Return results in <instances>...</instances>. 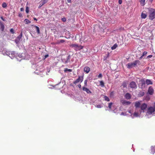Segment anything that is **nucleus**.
<instances>
[{
	"mask_svg": "<svg viewBox=\"0 0 155 155\" xmlns=\"http://www.w3.org/2000/svg\"><path fill=\"white\" fill-rule=\"evenodd\" d=\"M134 116L135 117H138L139 116V113L137 112H135L134 114Z\"/></svg>",
	"mask_w": 155,
	"mask_h": 155,
	"instance_id": "nucleus-32",
	"label": "nucleus"
},
{
	"mask_svg": "<svg viewBox=\"0 0 155 155\" xmlns=\"http://www.w3.org/2000/svg\"><path fill=\"white\" fill-rule=\"evenodd\" d=\"M90 39V38L89 36L86 35L85 36L84 39L83 40H84V41H89Z\"/></svg>",
	"mask_w": 155,
	"mask_h": 155,
	"instance_id": "nucleus-17",
	"label": "nucleus"
},
{
	"mask_svg": "<svg viewBox=\"0 0 155 155\" xmlns=\"http://www.w3.org/2000/svg\"><path fill=\"white\" fill-rule=\"evenodd\" d=\"M25 11H26V13H28L29 9H28V7H26Z\"/></svg>",
	"mask_w": 155,
	"mask_h": 155,
	"instance_id": "nucleus-35",
	"label": "nucleus"
},
{
	"mask_svg": "<svg viewBox=\"0 0 155 155\" xmlns=\"http://www.w3.org/2000/svg\"><path fill=\"white\" fill-rule=\"evenodd\" d=\"M100 85L102 87H103L104 86V83L102 81H100Z\"/></svg>",
	"mask_w": 155,
	"mask_h": 155,
	"instance_id": "nucleus-26",
	"label": "nucleus"
},
{
	"mask_svg": "<svg viewBox=\"0 0 155 155\" xmlns=\"http://www.w3.org/2000/svg\"><path fill=\"white\" fill-rule=\"evenodd\" d=\"M9 54L10 55V54ZM10 55L12 56L13 57H14V56H15V54L14 53H11V54H10Z\"/></svg>",
	"mask_w": 155,
	"mask_h": 155,
	"instance_id": "nucleus-48",
	"label": "nucleus"
},
{
	"mask_svg": "<svg viewBox=\"0 0 155 155\" xmlns=\"http://www.w3.org/2000/svg\"><path fill=\"white\" fill-rule=\"evenodd\" d=\"M152 57V55H148L147 57V58H151Z\"/></svg>",
	"mask_w": 155,
	"mask_h": 155,
	"instance_id": "nucleus-45",
	"label": "nucleus"
},
{
	"mask_svg": "<svg viewBox=\"0 0 155 155\" xmlns=\"http://www.w3.org/2000/svg\"><path fill=\"white\" fill-rule=\"evenodd\" d=\"M71 0H67V2L68 3H71Z\"/></svg>",
	"mask_w": 155,
	"mask_h": 155,
	"instance_id": "nucleus-51",
	"label": "nucleus"
},
{
	"mask_svg": "<svg viewBox=\"0 0 155 155\" xmlns=\"http://www.w3.org/2000/svg\"><path fill=\"white\" fill-rule=\"evenodd\" d=\"M33 19L34 20H35L36 21H37V19L35 18H34Z\"/></svg>",
	"mask_w": 155,
	"mask_h": 155,
	"instance_id": "nucleus-53",
	"label": "nucleus"
},
{
	"mask_svg": "<svg viewBox=\"0 0 155 155\" xmlns=\"http://www.w3.org/2000/svg\"><path fill=\"white\" fill-rule=\"evenodd\" d=\"M10 32L12 34H14V30L13 28H11L10 30Z\"/></svg>",
	"mask_w": 155,
	"mask_h": 155,
	"instance_id": "nucleus-38",
	"label": "nucleus"
},
{
	"mask_svg": "<svg viewBox=\"0 0 155 155\" xmlns=\"http://www.w3.org/2000/svg\"><path fill=\"white\" fill-rule=\"evenodd\" d=\"M140 61L138 60H136L133 62H130L128 63L126 66L129 69L132 68L133 67H135L137 64H139Z\"/></svg>",
	"mask_w": 155,
	"mask_h": 155,
	"instance_id": "nucleus-2",
	"label": "nucleus"
},
{
	"mask_svg": "<svg viewBox=\"0 0 155 155\" xmlns=\"http://www.w3.org/2000/svg\"><path fill=\"white\" fill-rule=\"evenodd\" d=\"M117 44H115L112 47H111V49L112 50H114L117 47Z\"/></svg>",
	"mask_w": 155,
	"mask_h": 155,
	"instance_id": "nucleus-27",
	"label": "nucleus"
},
{
	"mask_svg": "<svg viewBox=\"0 0 155 155\" xmlns=\"http://www.w3.org/2000/svg\"><path fill=\"white\" fill-rule=\"evenodd\" d=\"M87 80H85L84 81V87H86L87 85Z\"/></svg>",
	"mask_w": 155,
	"mask_h": 155,
	"instance_id": "nucleus-34",
	"label": "nucleus"
},
{
	"mask_svg": "<svg viewBox=\"0 0 155 155\" xmlns=\"http://www.w3.org/2000/svg\"><path fill=\"white\" fill-rule=\"evenodd\" d=\"M105 59H106V58H104V60H105Z\"/></svg>",
	"mask_w": 155,
	"mask_h": 155,
	"instance_id": "nucleus-57",
	"label": "nucleus"
},
{
	"mask_svg": "<svg viewBox=\"0 0 155 155\" xmlns=\"http://www.w3.org/2000/svg\"><path fill=\"white\" fill-rule=\"evenodd\" d=\"M119 4H121L122 3V0H119Z\"/></svg>",
	"mask_w": 155,
	"mask_h": 155,
	"instance_id": "nucleus-43",
	"label": "nucleus"
},
{
	"mask_svg": "<svg viewBox=\"0 0 155 155\" xmlns=\"http://www.w3.org/2000/svg\"><path fill=\"white\" fill-rule=\"evenodd\" d=\"M127 81H124L122 84V86L123 87V88H124L125 87H127Z\"/></svg>",
	"mask_w": 155,
	"mask_h": 155,
	"instance_id": "nucleus-16",
	"label": "nucleus"
},
{
	"mask_svg": "<svg viewBox=\"0 0 155 155\" xmlns=\"http://www.w3.org/2000/svg\"><path fill=\"white\" fill-rule=\"evenodd\" d=\"M121 102L123 105H129L131 104L130 102L125 100H122Z\"/></svg>",
	"mask_w": 155,
	"mask_h": 155,
	"instance_id": "nucleus-12",
	"label": "nucleus"
},
{
	"mask_svg": "<svg viewBox=\"0 0 155 155\" xmlns=\"http://www.w3.org/2000/svg\"><path fill=\"white\" fill-rule=\"evenodd\" d=\"M147 107V105L144 103L142 104L140 106V108L141 110H143V111L144 112V110H145Z\"/></svg>",
	"mask_w": 155,
	"mask_h": 155,
	"instance_id": "nucleus-7",
	"label": "nucleus"
},
{
	"mask_svg": "<svg viewBox=\"0 0 155 155\" xmlns=\"http://www.w3.org/2000/svg\"><path fill=\"white\" fill-rule=\"evenodd\" d=\"M48 0H42L41 2L42 4V5H44L45 3H46L48 2Z\"/></svg>",
	"mask_w": 155,
	"mask_h": 155,
	"instance_id": "nucleus-28",
	"label": "nucleus"
},
{
	"mask_svg": "<svg viewBox=\"0 0 155 155\" xmlns=\"http://www.w3.org/2000/svg\"><path fill=\"white\" fill-rule=\"evenodd\" d=\"M125 98L127 100H129L131 98V95L129 93H127L124 95Z\"/></svg>",
	"mask_w": 155,
	"mask_h": 155,
	"instance_id": "nucleus-11",
	"label": "nucleus"
},
{
	"mask_svg": "<svg viewBox=\"0 0 155 155\" xmlns=\"http://www.w3.org/2000/svg\"><path fill=\"white\" fill-rule=\"evenodd\" d=\"M22 36V33L21 32L20 34L17 37V38L16 40H18V41H20L21 39V38Z\"/></svg>",
	"mask_w": 155,
	"mask_h": 155,
	"instance_id": "nucleus-23",
	"label": "nucleus"
},
{
	"mask_svg": "<svg viewBox=\"0 0 155 155\" xmlns=\"http://www.w3.org/2000/svg\"><path fill=\"white\" fill-rule=\"evenodd\" d=\"M24 21L25 23L26 24H28L31 23V21L27 19H25Z\"/></svg>",
	"mask_w": 155,
	"mask_h": 155,
	"instance_id": "nucleus-25",
	"label": "nucleus"
},
{
	"mask_svg": "<svg viewBox=\"0 0 155 155\" xmlns=\"http://www.w3.org/2000/svg\"><path fill=\"white\" fill-rule=\"evenodd\" d=\"M43 5H42V4L41 3L38 6V8H40Z\"/></svg>",
	"mask_w": 155,
	"mask_h": 155,
	"instance_id": "nucleus-42",
	"label": "nucleus"
},
{
	"mask_svg": "<svg viewBox=\"0 0 155 155\" xmlns=\"http://www.w3.org/2000/svg\"><path fill=\"white\" fill-rule=\"evenodd\" d=\"M144 94V93L143 92H142V94L141 96H143Z\"/></svg>",
	"mask_w": 155,
	"mask_h": 155,
	"instance_id": "nucleus-55",
	"label": "nucleus"
},
{
	"mask_svg": "<svg viewBox=\"0 0 155 155\" xmlns=\"http://www.w3.org/2000/svg\"><path fill=\"white\" fill-rule=\"evenodd\" d=\"M83 81V77L81 76H79L78 78L75 81L73 82V84H76L80 82H81Z\"/></svg>",
	"mask_w": 155,
	"mask_h": 155,
	"instance_id": "nucleus-5",
	"label": "nucleus"
},
{
	"mask_svg": "<svg viewBox=\"0 0 155 155\" xmlns=\"http://www.w3.org/2000/svg\"><path fill=\"white\" fill-rule=\"evenodd\" d=\"M112 102H111V103H110L109 104V105H108V107L110 109H111V106L112 105Z\"/></svg>",
	"mask_w": 155,
	"mask_h": 155,
	"instance_id": "nucleus-33",
	"label": "nucleus"
},
{
	"mask_svg": "<svg viewBox=\"0 0 155 155\" xmlns=\"http://www.w3.org/2000/svg\"><path fill=\"white\" fill-rule=\"evenodd\" d=\"M1 18L3 21H5V20L4 19L3 17L2 16H1L0 17Z\"/></svg>",
	"mask_w": 155,
	"mask_h": 155,
	"instance_id": "nucleus-46",
	"label": "nucleus"
},
{
	"mask_svg": "<svg viewBox=\"0 0 155 155\" xmlns=\"http://www.w3.org/2000/svg\"><path fill=\"white\" fill-rule=\"evenodd\" d=\"M146 83L147 85L150 84L152 85L153 84V82L150 79H147L146 81Z\"/></svg>",
	"mask_w": 155,
	"mask_h": 155,
	"instance_id": "nucleus-15",
	"label": "nucleus"
},
{
	"mask_svg": "<svg viewBox=\"0 0 155 155\" xmlns=\"http://www.w3.org/2000/svg\"><path fill=\"white\" fill-rule=\"evenodd\" d=\"M64 71L65 72H66L67 71H68L69 72H71L72 70L71 69H68L67 68H65Z\"/></svg>",
	"mask_w": 155,
	"mask_h": 155,
	"instance_id": "nucleus-31",
	"label": "nucleus"
},
{
	"mask_svg": "<svg viewBox=\"0 0 155 155\" xmlns=\"http://www.w3.org/2000/svg\"><path fill=\"white\" fill-rule=\"evenodd\" d=\"M104 100L106 101H110V99L107 96H104Z\"/></svg>",
	"mask_w": 155,
	"mask_h": 155,
	"instance_id": "nucleus-29",
	"label": "nucleus"
},
{
	"mask_svg": "<svg viewBox=\"0 0 155 155\" xmlns=\"http://www.w3.org/2000/svg\"><path fill=\"white\" fill-rule=\"evenodd\" d=\"M154 105L152 107H150L148 108L147 113L148 115L154 114L155 116V103Z\"/></svg>",
	"mask_w": 155,
	"mask_h": 155,
	"instance_id": "nucleus-3",
	"label": "nucleus"
},
{
	"mask_svg": "<svg viewBox=\"0 0 155 155\" xmlns=\"http://www.w3.org/2000/svg\"><path fill=\"white\" fill-rule=\"evenodd\" d=\"M24 10V9L23 8H20V11H23Z\"/></svg>",
	"mask_w": 155,
	"mask_h": 155,
	"instance_id": "nucleus-49",
	"label": "nucleus"
},
{
	"mask_svg": "<svg viewBox=\"0 0 155 155\" xmlns=\"http://www.w3.org/2000/svg\"><path fill=\"white\" fill-rule=\"evenodd\" d=\"M147 54V51H144L142 55H143V56H144L146 55Z\"/></svg>",
	"mask_w": 155,
	"mask_h": 155,
	"instance_id": "nucleus-37",
	"label": "nucleus"
},
{
	"mask_svg": "<svg viewBox=\"0 0 155 155\" xmlns=\"http://www.w3.org/2000/svg\"><path fill=\"white\" fill-rule=\"evenodd\" d=\"M151 153L153 154L155 153V146H152L151 147Z\"/></svg>",
	"mask_w": 155,
	"mask_h": 155,
	"instance_id": "nucleus-18",
	"label": "nucleus"
},
{
	"mask_svg": "<svg viewBox=\"0 0 155 155\" xmlns=\"http://www.w3.org/2000/svg\"><path fill=\"white\" fill-rule=\"evenodd\" d=\"M96 107L98 108H101V105L100 104H98L97 105Z\"/></svg>",
	"mask_w": 155,
	"mask_h": 155,
	"instance_id": "nucleus-41",
	"label": "nucleus"
},
{
	"mask_svg": "<svg viewBox=\"0 0 155 155\" xmlns=\"http://www.w3.org/2000/svg\"><path fill=\"white\" fill-rule=\"evenodd\" d=\"M18 16L19 17H21L22 16V15L21 13H20L18 14Z\"/></svg>",
	"mask_w": 155,
	"mask_h": 155,
	"instance_id": "nucleus-47",
	"label": "nucleus"
},
{
	"mask_svg": "<svg viewBox=\"0 0 155 155\" xmlns=\"http://www.w3.org/2000/svg\"><path fill=\"white\" fill-rule=\"evenodd\" d=\"M141 101H136L134 104V107L136 108H139L140 107V106L141 105Z\"/></svg>",
	"mask_w": 155,
	"mask_h": 155,
	"instance_id": "nucleus-10",
	"label": "nucleus"
},
{
	"mask_svg": "<svg viewBox=\"0 0 155 155\" xmlns=\"http://www.w3.org/2000/svg\"><path fill=\"white\" fill-rule=\"evenodd\" d=\"M145 0H140V4L142 6H143L145 5Z\"/></svg>",
	"mask_w": 155,
	"mask_h": 155,
	"instance_id": "nucleus-22",
	"label": "nucleus"
},
{
	"mask_svg": "<svg viewBox=\"0 0 155 155\" xmlns=\"http://www.w3.org/2000/svg\"><path fill=\"white\" fill-rule=\"evenodd\" d=\"M130 87L132 89H136L137 88L136 83L134 81H131L129 84Z\"/></svg>",
	"mask_w": 155,
	"mask_h": 155,
	"instance_id": "nucleus-6",
	"label": "nucleus"
},
{
	"mask_svg": "<svg viewBox=\"0 0 155 155\" xmlns=\"http://www.w3.org/2000/svg\"><path fill=\"white\" fill-rule=\"evenodd\" d=\"M121 115H124V113H123V112H122V113H121Z\"/></svg>",
	"mask_w": 155,
	"mask_h": 155,
	"instance_id": "nucleus-56",
	"label": "nucleus"
},
{
	"mask_svg": "<svg viewBox=\"0 0 155 155\" xmlns=\"http://www.w3.org/2000/svg\"><path fill=\"white\" fill-rule=\"evenodd\" d=\"M48 57V55L46 54V55H45V58H46Z\"/></svg>",
	"mask_w": 155,
	"mask_h": 155,
	"instance_id": "nucleus-50",
	"label": "nucleus"
},
{
	"mask_svg": "<svg viewBox=\"0 0 155 155\" xmlns=\"http://www.w3.org/2000/svg\"><path fill=\"white\" fill-rule=\"evenodd\" d=\"M2 6L3 8H5L7 7V5L6 3L4 2L2 4Z\"/></svg>",
	"mask_w": 155,
	"mask_h": 155,
	"instance_id": "nucleus-30",
	"label": "nucleus"
},
{
	"mask_svg": "<svg viewBox=\"0 0 155 155\" xmlns=\"http://www.w3.org/2000/svg\"><path fill=\"white\" fill-rule=\"evenodd\" d=\"M71 56L70 55H68L67 58L66 60L65 61V63H68L70 61V59L71 58Z\"/></svg>",
	"mask_w": 155,
	"mask_h": 155,
	"instance_id": "nucleus-20",
	"label": "nucleus"
},
{
	"mask_svg": "<svg viewBox=\"0 0 155 155\" xmlns=\"http://www.w3.org/2000/svg\"><path fill=\"white\" fill-rule=\"evenodd\" d=\"M71 46L74 48L76 51H78L82 49L83 47L81 45H79L77 44H72L71 45Z\"/></svg>",
	"mask_w": 155,
	"mask_h": 155,
	"instance_id": "nucleus-4",
	"label": "nucleus"
},
{
	"mask_svg": "<svg viewBox=\"0 0 155 155\" xmlns=\"http://www.w3.org/2000/svg\"><path fill=\"white\" fill-rule=\"evenodd\" d=\"M65 40L62 39V40H60V42L61 43H63L65 42Z\"/></svg>",
	"mask_w": 155,
	"mask_h": 155,
	"instance_id": "nucleus-39",
	"label": "nucleus"
},
{
	"mask_svg": "<svg viewBox=\"0 0 155 155\" xmlns=\"http://www.w3.org/2000/svg\"><path fill=\"white\" fill-rule=\"evenodd\" d=\"M140 84H141V86L142 87H145V85L146 81L144 80V79H142L140 81Z\"/></svg>",
	"mask_w": 155,
	"mask_h": 155,
	"instance_id": "nucleus-13",
	"label": "nucleus"
},
{
	"mask_svg": "<svg viewBox=\"0 0 155 155\" xmlns=\"http://www.w3.org/2000/svg\"><path fill=\"white\" fill-rule=\"evenodd\" d=\"M143 55H142L139 58V59H141L142 58H143Z\"/></svg>",
	"mask_w": 155,
	"mask_h": 155,
	"instance_id": "nucleus-54",
	"label": "nucleus"
},
{
	"mask_svg": "<svg viewBox=\"0 0 155 155\" xmlns=\"http://www.w3.org/2000/svg\"><path fill=\"white\" fill-rule=\"evenodd\" d=\"M102 75L101 74H100L98 76L99 78H101L102 77Z\"/></svg>",
	"mask_w": 155,
	"mask_h": 155,
	"instance_id": "nucleus-40",
	"label": "nucleus"
},
{
	"mask_svg": "<svg viewBox=\"0 0 155 155\" xmlns=\"http://www.w3.org/2000/svg\"><path fill=\"white\" fill-rule=\"evenodd\" d=\"M147 16V15L145 13H144V12L143 11L142 12L141 15V18H146Z\"/></svg>",
	"mask_w": 155,
	"mask_h": 155,
	"instance_id": "nucleus-19",
	"label": "nucleus"
},
{
	"mask_svg": "<svg viewBox=\"0 0 155 155\" xmlns=\"http://www.w3.org/2000/svg\"><path fill=\"white\" fill-rule=\"evenodd\" d=\"M82 90L83 91H86L87 94H90L91 93V91L89 89L86 88L85 87H83Z\"/></svg>",
	"mask_w": 155,
	"mask_h": 155,
	"instance_id": "nucleus-9",
	"label": "nucleus"
},
{
	"mask_svg": "<svg viewBox=\"0 0 155 155\" xmlns=\"http://www.w3.org/2000/svg\"><path fill=\"white\" fill-rule=\"evenodd\" d=\"M114 92L113 91H112V92H111L110 93V96H112L114 94Z\"/></svg>",
	"mask_w": 155,
	"mask_h": 155,
	"instance_id": "nucleus-44",
	"label": "nucleus"
},
{
	"mask_svg": "<svg viewBox=\"0 0 155 155\" xmlns=\"http://www.w3.org/2000/svg\"><path fill=\"white\" fill-rule=\"evenodd\" d=\"M149 13V18L152 20L155 18V9L151 8H148Z\"/></svg>",
	"mask_w": 155,
	"mask_h": 155,
	"instance_id": "nucleus-1",
	"label": "nucleus"
},
{
	"mask_svg": "<svg viewBox=\"0 0 155 155\" xmlns=\"http://www.w3.org/2000/svg\"><path fill=\"white\" fill-rule=\"evenodd\" d=\"M90 71V68L87 66L85 67L84 68V71L87 74L89 73Z\"/></svg>",
	"mask_w": 155,
	"mask_h": 155,
	"instance_id": "nucleus-14",
	"label": "nucleus"
},
{
	"mask_svg": "<svg viewBox=\"0 0 155 155\" xmlns=\"http://www.w3.org/2000/svg\"><path fill=\"white\" fill-rule=\"evenodd\" d=\"M61 20L63 22H65L66 21V19L65 17H64L61 18Z\"/></svg>",
	"mask_w": 155,
	"mask_h": 155,
	"instance_id": "nucleus-36",
	"label": "nucleus"
},
{
	"mask_svg": "<svg viewBox=\"0 0 155 155\" xmlns=\"http://www.w3.org/2000/svg\"><path fill=\"white\" fill-rule=\"evenodd\" d=\"M78 87L81 88V85L80 84H79L78 85Z\"/></svg>",
	"mask_w": 155,
	"mask_h": 155,
	"instance_id": "nucleus-52",
	"label": "nucleus"
},
{
	"mask_svg": "<svg viewBox=\"0 0 155 155\" xmlns=\"http://www.w3.org/2000/svg\"><path fill=\"white\" fill-rule=\"evenodd\" d=\"M34 26L36 28L37 33L38 34H39L40 33V31L39 28L38 26L36 25H35Z\"/></svg>",
	"mask_w": 155,
	"mask_h": 155,
	"instance_id": "nucleus-21",
	"label": "nucleus"
},
{
	"mask_svg": "<svg viewBox=\"0 0 155 155\" xmlns=\"http://www.w3.org/2000/svg\"><path fill=\"white\" fill-rule=\"evenodd\" d=\"M1 28L2 31H3L4 29V26L3 24L2 23H0Z\"/></svg>",
	"mask_w": 155,
	"mask_h": 155,
	"instance_id": "nucleus-24",
	"label": "nucleus"
},
{
	"mask_svg": "<svg viewBox=\"0 0 155 155\" xmlns=\"http://www.w3.org/2000/svg\"><path fill=\"white\" fill-rule=\"evenodd\" d=\"M154 89L152 87L150 86L149 87L148 90V92L150 95H153L154 93Z\"/></svg>",
	"mask_w": 155,
	"mask_h": 155,
	"instance_id": "nucleus-8",
	"label": "nucleus"
},
{
	"mask_svg": "<svg viewBox=\"0 0 155 155\" xmlns=\"http://www.w3.org/2000/svg\"><path fill=\"white\" fill-rule=\"evenodd\" d=\"M105 59H106V58H104V60H105Z\"/></svg>",
	"mask_w": 155,
	"mask_h": 155,
	"instance_id": "nucleus-58",
	"label": "nucleus"
}]
</instances>
